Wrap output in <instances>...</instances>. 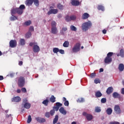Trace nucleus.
Here are the masks:
<instances>
[{
    "label": "nucleus",
    "instance_id": "1",
    "mask_svg": "<svg viewBox=\"0 0 124 124\" xmlns=\"http://www.w3.org/2000/svg\"><path fill=\"white\" fill-rule=\"evenodd\" d=\"M25 9H26V6L24 4L20 5L19 8H13L11 10V15H15L16 13L18 15H22Z\"/></svg>",
    "mask_w": 124,
    "mask_h": 124
},
{
    "label": "nucleus",
    "instance_id": "2",
    "mask_svg": "<svg viewBox=\"0 0 124 124\" xmlns=\"http://www.w3.org/2000/svg\"><path fill=\"white\" fill-rule=\"evenodd\" d=\"M92 26H93V24L92 23L91 21H88L87 22H84L82 25V30L84 31H88L89 29H91V28H92Z\"/></svg>",
    "mask_w": 124,
    "mask_h": 124
},
{
    "label": "nucleus",
    "instance_id": "3",
    "mask_svg": "<svg viewBox=\"0 0 124 124\" xmlns=\"http://www.w3.org/2000/svg\"><path fill=\"white\" fill-rule=\"evenodd\" d=\"M113 52H108L107 54V57L105 58L104 62L105 63H110L112 62V56L113 55Z\"/></svg>",
    "mask_w": 124,
    "mask_h": 124
},
{
    "label": "nucleus",
    "instance_id": "4",
    "mask_svg": "<svg viewBox=\"0 0 124 124\" xmlns=\"http://www.w3.org/2000/svg\"><path fill=\"white\" fill-rule=\"evenodd\" d=\"M26 83V79L23 77L19 78L18 80L17 85L19 88H23L25 86Z\"/></svg>",
    "mask_w": 124,
    "mask_h": 124
},
{
    "label": "nucleus",
    "instance_id": "5",
    "mask_svg": "<svg viewBox=\"0 0 124 124\" xmlns=\"http://www.w3.org/2000/svg\"><path fill=\"white\" fill-rule=\"evenodd\" d=\"M77 18V16H76V15H72L70 16H66L65 17V20L66 22H70L71 21H75Z\"/></svg>",
    "mask_w": 124,
    "mask_h": 124
},
{
    "label": "nucleus",
    "instance_id": "6",
    "mask_svg": "<svg viewBox=\"0 0 124 124\" xmlns=\"http://www.w3.org/2000/svg\"><path fill=\"white\" fill-rule=\"evenodd\" d=\"M80 46L81 45H80V43H77L73 48V52H74V53H77V52L80 50Z\"/></svg>",
    "mask_w": 124,
    "mask_h": 124
},
{
    "label": "nucleus",
    "instance_id": "7",
    "mask_svg": "<svg viewBox=\"0 0 124 124\" xmlns=\"http://www.w3.org/2000/svg\"><path fill=\"white\" fill-rule=\"evenodd\" d=\"M9 45L11 48H15L17 46V41L16 40H11L9 42Z\"/></svg>",
    "mask_w": 124,
    "mask_h": 124
},
{
    "label": "nucleus",
    "instance_id": "8",
    "mask_svg": "<svg viewBox=\"0 0 124 124\" xmlns=\"http://www.w3.org/2000/svg\"><path fill=\"white\" fill-rule=\"evenodd\" d=\"M83 116L86 117L87 121H92L93 119V115L90 114H88L86 112H84L82 113Z\"/></svg>",
    "mask_w": 124,
    "mask_h": 124
},
{
    "label": "nucleus",
    "instance_id": "9",
    "mask_svg": "<svg viewBox=\"0 0 124 124\" xmlns=\"http://www.w3.org/2000/svg\"><path fill=\"white\" fill-rule=\"evenodd\" d=\"M112 96L114 98H119V100H121V101L124 100V98H121V95H120V94L117 92H114L112 93Z\"/></svg>",
    "mask_w": 124,
    "mask_h": 124
},
{
    "label": "nucleus",
    "instance_id": "10",
    "mask_svg": "<svg viewBox=\"0 0 124 124\" xmlns=\"http://www.w3.org/2000/svg\"><path fill=\"white\" fill-rule=\"evenodd\" d=\"M59 12L58 9H51L47 12V15H51V14H57Z\"/></svg>",
    "mask_w": 124,
    "mask_h": 124
},
{
    "label": "nucleus",
    "instance_id": "11",
    "mask_svg": "<svg viewBox=\"0 0 124 124\" xmlns=\"http://www.w3.org/2000/svg\"><path fill=\"white\" fill-rule=\"evenodd\" d=\"M114 112L116 114H121V113H122V110H121V108H120V106L119 105L115 106Z\"/></svg>",
    "mask_w": 124,
    "mask_h": 124
},
{
    "label": "nucleus",
    "instance_id": "12",
    "mask_svg": "<svg viewBox=\"0 0 124 124\" xmlns=\"http://www.w3.org/2000/svg\"><path fill=\"white\" fill-rule=\"evenodd\" d=\"M39 51H40V47H39V46H37V45L33 46V51L34 53H38Z\"/></svg>",
    "mask_w": 124,
    "mask_h": 124
},
{
    "label": "nucleus",
    "instance_id": "13",
    "mask_svg": "<svg viewBox=\"0 0 124 124\" xmlns=\"http://www.w3.org/2000/svg\"><path fill=\"white\" fill-rule=\"evenodd\" d=\"M35 120L37 121L38 123H40V124H42L46 122V119H45V118H42L41 117H36L35 118Z\"/></svg>",
    "mask_w": 124,
    "mask_h": 124
},
{
    "label": "nucleus",
    "instance_id": "14",
    "mask_svg": "<svg viewBox=\"0 0 124 124\" xmlns=\"http://www.w3.org/2000/svg\"><path fill=\"white\" fill-rule=\"evenodd\" d=\"M71 3L73 6H78V5H80V2L77 0H71Z\"/></svg>",
    "mask_w": 124,
    "mask_h": 124
},
{
    "label": "nucleus",
    "instance_id": "15",
    "mask_svg": "<svg viewBox=\"0 0 124 124\" xmlns=\"http://www.w3.org/2000/svg\"><path fill=\"white\" fill-rule=\"evenodd\" d=\"M12 102H20L21 98L19 96L14 97L11 99Z\"/></svg>",
    "mask_w": 124,
    "mask_h": 124
},
{
    "label": "nucleus",
    "instance_id": "16",
    "mask_svg": "<svg viewBox=\"0 0 124 124\" xmlns=\"http://www.w3.org/2000/svg\"><path fill=\"white\" fill-rule=\"evenodd\" d=\"M56 107H54L53 108V109H55L56 110V111H58L60 107H62V104L61 103L57 102L56 103Z\"/></svg>",
    "mask_w": 124,
    "mask_h": 124
},
{
    "label": "nucleus",
    "instance_id": "17",
    "mask_svg": "<svg viewBox=\"0 0 124 124\" xmlns=\"http://www.w3.org/2000/svg\"><path fill=\"white\" fill-rule=\"evenodd\" d=\"M32 3H33V0H27L25 1V4L27 6H31V5H32Z\"/></svg>",
    "mask_w": 124,
    "mask_h": 124
},
{
    "label": "nucleus",
    "instance_id": "18",
    "mask_svg": "<svg viewBox=\"0 0 124 124\" xmlns=\"http://www.w3.org/2000/svg\"><path fill=\"white\" fill-rule=\"evenodd\" d=\"M51 33L57 34L58 33V28L57 27H51Z\"/></svg>",
    "mask_w": 124,
    "mask_h": 124
},
{
    "label": "nucleus",
    "instance_id": "19",
    "mask_svg": "<svg viewBox=\"0 0 124 124\" xmlns=\"http://www.w3.org/2000/svg\"><path fill=\"white\" fill-rule=\"evenodd\" d=\"M113 91H114V89L112 87H108L106 91V93L107 94H110L113 93Z\"/></svg>",
    "mask_w": 124,
    "mask_h": 124
},
{
    "label": "nucleus",
    "instance_id": "20",
    "mask_svg": "<svg viewBox=\"0 0 124 124\" xmlns=\"http://www.w3.org/2000/svg\"><path fill=\"white\" fill-rule=\"evenodd\" d=\"M90 17V15L87 13H85L84 14H83L82 16V19L83 20H86V19H88Z\"/></svg>",
    "mask_w": 124,
    "mask_h": 124
},
{
    "label": "nucleus",
    "instance_id": "21",
    "mask_svg": "<svg viewBox=\"0 0 124 124\" xmlns=\"http://www.w3.org/2000/svg\"><path fill=\"white\" fill-rule=\"evenodd\" d=\"M59 111L61 114H62V115H66V110H64L63 107L60 108Z\"/></svg>",
    "mask_w": 124,
    "mask_h": 124
},
{
    "label": "nucleus",
    "instance_id": "22",
    "mask_svg": "<svg viewBox=\"0 0 124 124\" xmlns=\"http://www.w3.org/2000/svg\"><path fill=\"white\" fill-rule=\"evenodd\" d=\"M23 105L26 109H30L31 108V104L29 103H26L25 104H23Z\"/></svg>",
    "mask_w": 124,
    "mask_h": 124
},
{
    "label": "nucleus",
    "instance_id": "23",
    "mask_svg": "<svg viewBox=\"0 0 124 124\" xmlns=\"http://www.w3.org/2000/svg\"><path fill=\"white\" fill-rule=\"evenodd\" d=\"M118 69L119 71H124V65L123 63H120L119 65Z\"/></svg>",
    "mask_w": 124,
    "mask_h": 124
},
{
    "label": "nucleus",
    "instance_id": "24",
    "mask_svg": "<svg viewBox=\"0 0 124 124\" xmlns=\"http://www.w3.org/2000/svg\"><path fill=\"white\" fill-rule=\"evenodd\" d=\"M19 43L21 46H24V45L26 44V41L25 40V39H20L19 40Z\"/></svg>",
    "mask_w": 124,
    "mask_h": 124
},
{
    "label": "nucleus",
    "instance_id": "25",
    "mask_svg": "<svg viewBox=\"0 0 124 124\" xmlns=\"http://www.w3.org/2000/svg\"><path fill=\"white\" fill-rule=\"evenodd\" d=\"M58 121H59V115H56L53 119V124H56L58 123Z\"/></svg>",
    "mask_w": 124,
    "mask_h": 124
},
{
    "label": "nucleus",
    "instance_id": "26",
    "mask_svg": "<svg viewBox=\"0 0 124 124\" xmlns=\"http://www.w3.org/2000/svg\"><path fill=\"white\" fill-rule=\"evenodd\" d=\"M95 95L96 97H101L102 96V93L100 91H97L95 93Z\"/></svg>",
    "mask_w": 124,
    "mask_h": 124
},
{
    "label": "nucleus",
    "instance_id": "27",
    "mask_svg": "<svg viewBox=\"0 0 124 124\" xmlns=\"http://www.w3.org/2000/svg\"><path fill=\"white\" fill-rule=\"evenodd\" d=\"M50 102L54 103L56 102V97L54 95H52L49 99Z\"/></svg>",
    "mask_w": 124,
    "mask_h": 124
},
{
    "label": "nucleus",
    "instance_id": "28",
    "mask_svg": "<svg viewBox=\"0 0 124 124\" xmlns=\"http://www.w3.org/2000/svg\"><path fill=\"white\" fill-rule=\"evenodd\" d=\"M63 46L65 48H67L69 46V42L68 41H65L63 44Z\"/></svg>",
    "mask_w": 124,
    "mask_h": 124
},
{
    "label": "nucleus",
    "instance_id": "29",
    "mask_svg": "<svg viewBox=\"0 0 124 124\" xmlns=\"http://www.w3.org/2000/svg\"><path fill=\"white\" fill-rule=\"evenodd\" d=\"M42 104L45 105V106H48V104H49V100L48 99L44 100L42 102Z\"/></svg>",
    "mask_w": 124,
    "mask_h": 124
},
{
    "label": "nucleus",
    "instance_id": "30",
    "mask_svg": "<svg viewBox=\"0 0 124 124\" xmlns=\"http://www.w3.org/2000/svg\"><path fill=\"white\" fill-rule=\"evenodd\" d=\"M67 31V28L63 27L62 28V30H61L60 31V33H61L62 35H63V34H64V33L63 32V31Z\"/></svg>",
    "mask_w": 124,
    "mask_h": 124
},
{
    "label": "nucleus",
    "instance_id": "31",
    "mask_svg": "<svg viewBox=\"0 0 124 124\" xmlns=\"http://www.w3.org/2000/svg\"><path fill=\"white\" fill-rule=\"evenodd\" d=\"M33 2L36 6H39V0H33Z\"/></svg>",
    "mask_w": 124,
    "mask_h": 124
},
{
    "label": "nucleus",
    "instance_id": "32",
    "mask_svg": "<svg viewBox=\"0 0 124 124\" xmlns=\"http://www.w3.org/2000/svg\"><path fill=\"white\" fill-rule=\"evenodd\" d=\"M106 112L108 115H111V114H112V112H113V110H112V108H108L107 109Z\"/></svg>",
    "mask_w": 124,
    "mask_h": 124
},
{
    "label": "nucleus",
    "instance_id": "33",
    "mask_svg": "<svg viewBox=\"0 0 124 124\" xmlns=\"http://www.w3.org/2000/svg\"><path fill=\"white\" fill-rule=\"evenodd\" d=\"M97 9H98L99 10H101L102 11H104V6L101 5H98Z\"/></svg>",
    "mask_w": 124,
    "mask_h": 124
},
{
    "label": "nucleus",
    "instance_id": "34",
    "mask_svg": "<svg viewBox=\"0 0 124 124\" xmlns=\"http://www.w3.org/2000/svg\"><path fill=\"white\" fill-rule=\"evenodd\" d=\"M95 112H96V113H100V112H101V108L100 107H96L95 108Z\"/></svg>",
    "mask_w": 124,
    "mask_h": 124
},
{
    "label": "nucleus",
    "instance_id": "35",
    "mask_svg": "<svg viewBox=\"0 0 124 124\" xmlns=\"http://www.w3.org/2000/svg\"><path fill=\"white\" fill-rule=\"evenodd\" d=\"M10 20L11 21H15V20H18V17L14 15H12V16L10 17Z\"/></svg>",
    "mask_w": 124,
    "mask_h": 124
},
{
    "label": "nucleus",
    "instance_id": "36",
    "mask_svg": "<svg viewBox=\"0 0 124 124\" xmlns=\"http://www.w3.org/2000/svg\"><path fill=\"white\" fill-rule=\"evenodd\" d=\"M120 55L122 58L124 57V50L123 49H121L120 51Z\"/></svg>",
    "mask_w": 124,
    "mask_h": 124
},
{
    "label": "nucleus",
    "instance_id": "37",
    "mask_svg": "<svg viewBox=\"0 0 124 124\" xmlns=\"http://www.w3.org/2000/svg\"><path fill=\"white\" fill-rule=\"evenodd\" d=\"M71 31H77V28L75 27V26L73 25H71L70 26Z\"/></svg>",
    "mask_w": 124,
    "mask_h": 124
},
{
    "label": "nucleus",
    "instance_id": "38",
    "mask_svg": "<svg viewBox=\"0 0 124 124\" xmlns=\"http://www.w3.org/2000/svg\"><path fill=\"white\" fill-rule=\"evenodd\" d=\"M59 50H60V49H59V48H58V47H54L53 49V53H55V54H57V53H58Z\"/></svg>",
    "mask_w": 124,
    "mask_h": 124
},
{
    "label": "nucleus",
    "instance_id": "39",
    "mask_svg": "<svg viewBox=\"0 0 124 124\" xmlns=\"http://www.w3.org/2000/svg\"><path fill=\"white\" fill-rule=\"evenodd\" d=\"M57 8L59 9H60V10H62L63 9V5L61 4H57Z\"/></svg>",
    "mask_w": 124,
    "mask_h": 124
},
{
    "label": "nucleus",
    "instance_id": "40",
    "mask_svg": "<svg viewBox=\"0 0 124 124\" xmlns=\"http://www.w3.org/2000/svg\"><path fill=\"white\" fill-rule=\"evenodd\" d=\"M57 26V23L56 22V21H52L51 22V27L52 28H56Z\"/></svg>",
    "mask_w": 124,
    "mask_h": 124
},
{
    "label": "nucleus",
    "instance_id": "41",
    "mask_svg": "<svg viewBox=\"0 0 124 124\" xmlns=\"http://www.w3.org/2000/svg\"><path fill=\"white\" fill-rule=\"evenodd\" d=\"M55 109L53 108V109H51L50 111L49 114H50V115L53 117V116H54V115L55 114Z\"/></svg>",
    "mask_w": 124,
    "mask_h": 124
},
{
    "label": "nucleus",
    "instance_id": "42",
    "mask_svg": "<svg viewBox=\"0 0 124 124\" xmlns=\"http://www.w3.org/2000/svg\"><path fill=\"white\" fill-rule=\"evenodd\" d=\"M31 24V20H28L24 23L25 26H30Z\"/></svg>",
    "mask_w": 124,
    "mask_h": 124
},
{
    "label": "nucleus",
    "instance_id": "43",
    "mask_svg": "<svg viewBox=\"0 0 124 124\" xmlns=\"http://www.w3.org/2000/svg\"><path fill=\"white\" fill-rule=\"evenodd\" d=\"M26 36L27 38H30V37H31V32L29 31L28 32H27L26 33Z\"/></svg>",
    "mask_w": 124,
    "mask_h": 124
},
{
    "label": "nucleus",
    "instance_id": "44",
    "mask_svg": "<svg viewBox=\"0 0 124 124\" xmlns=\"http://www.w3.org/2000/svg\"><path fill=\"white\" fill-rule=\"evenodd\" d=\"M45 116L46 117V118H50L51 114H50V112H46Z\"/></svg>",
    "mask_w": 124,
    "mask_h": 124
},
{
    "label": "nucleus",
    "instance_id": "45",
    "mask_svg": "<svg viewBox=\"0 0 124 124\" xmlns=\"http://www.w3.org/2000/svg\"><path fill=\"white\" fill-rule=\"evenodd\" d=\"M31 122V116L29 115L27 123L28 124H30Z\"/></svg>",
    "mask_w": 124,
    "mask_h": 124
},
{
    "label": "nucleus",
    "instance_id": "46",
    "mask_svg": "<svg viewBox=\"0 0 124 124\" xmlns=\"http://www.w3.org/2000/svg\"><path fill=\"white\" fill-rule=\"evenodd\" d=\"M84 98H79L77 100V102L79 103L84 102Z\"/></svg>",
    "mask_w": 124,
    "mask_h": 124
},
{
    "label": "nucleus",
    "instance_id": "47",
    "mask_svg": "<svg viewBox=\"0 0 124 124\" xmlns=\"http://www.w3.org/2000/svg\"><path fill=\"white\" fill-rule=\"evenodd\" d=\"M37 45V43L36 42H33V43H30L29 44V46H30L31 47H32V46H34V45Z\"/></svg>",
    "mask_w": 124,
    "mask_h": 124
},
{
    "label": "nucleus",
    "instance_id": "48",
    "mask_svg": "<svg viewBox=\"0 0 124 124\" xmlns=\"http://www.w3.org/2000/svg\"><path fill=\"white\" fill-rule=\"evenodd\" d=\"M106 101H107V100L106 98H103L101 100V103H106Z\"/></svg>",
    "mask_w": 124,
    "mask_h": 124
},
{
    "label": "nucleus",
    "instance_id": "49",
    "mask_svg": "<svg viewBox=\"0 0 124 124\" xmlns=\"http://www.w3.org/2000/svg\"><path fill=\"white\" fill-rule=\"evenodd\" d=\"M94 83L95 84H98L100 83V80L98 78H95L94 80Z\"/></svg>",
    "mask_w": 124,
    "mask_h": 124
},
{
    "label": "nucleus",
    "instance_id": "50",
    "mask_svg": "<svg viewBox=\"0 0 124 124\" xmlns=\"http://www.w3.org/2000/svg\"><path fill=\"white\" fill-rule=\"evenodd\" d=\"M21 92H22V93H27V89L25 87L22 88Z\"/></svg>",
    "mask_w": 124,
    "mask_h": 124
},
{
    "label": "nucleus",
    "instance_id": "51",
    "mask_svg": "<svg viewBox=\"0 0 124 124\" xmlns=\"http://www.w3.org/2000/svg\"><path fill=\"white\" fill-rule=\"evenodd\" d=\"M64 105L65 106H69V102H68V101H65L64 103Z\"/></svg>",
    "mask_w": 124,
    "mask_h": 124
},
{
    "label": "nucleus",
    "instance_id": "52",
    "mask_svg": "<svg viewBox=\"0 0 124 124\" xmlns=\"http://www.w3.org/2000/svg\"><path fill=\"white\" fill-rule=\"evenodd\" d=\"M26 103H28V100L26 98L23 99L22 102V105Z\"/></svg>",
    "mask_w": 124,
    "mask_h": 124
},
{
    "label": "nucleus",
    "instance_id": "53",
    "mask_svg": "<svg viewBox=\"0 0 124 124\" xmlns=\"http://www.w3.org/2000/svg\"><path fill=\"white\" fill-rule=\"evenodd\" d=\"M59 53H60V54H62V55H63V54H64V50H63V49H59Z\"/></svg>",
    "mask_w": 124,
    "mask_h": 124
},
{
    "label": "nucleus",
    "instance_id": "54",
    "mask_svg": "<svg viewBox=\"0 0 124 124\" xmlns=\"http://www.w3.org/2000/svg\"><path fill=\"white\" fill-rule=\"evenodd\" d=\"M91 78H94L95 77V73H92L90 75Z\"/></svg>",
    "mask_w": 124,
    "mask_h": 124
},
{
    "label": "nucleus",
    "instance_id": "55",
    "mask_svg": "<svg viewBox=\"0 0 124 124\" xmlns=\"http://www.w3.org/2000/svg\"><path fill=\"white\" fill-rule=\"evenodd\" d=\"M30 31H34V29L33 28V26H31V27L29 29Z\"/></svg>",
    "mask_w": 124,
    "mask_h": 124
},
{
    "label": "nucleus",
    "instance_id": "56",
    "mask_svg": "<svg viewBox=\"0 0 124 124\" xmlns=\"http://www.w3.org/2000/svg\"><path fill=\"white\" fill-rule=\"evenodd\" d=\"M54 8H55V4H52V6H50L49 7L50 9H54Z\"/></svg>",
    "mask_w": 124,
    "mask_h": 124
},
{
    "label": "nucleus",
    "instance_id": "57",
    "mask_svg": "<svg viewBox=\"0 0 124 124\" xmlns=\"http://www.w3.org/2000/svg\"><path fill=\"white\" fill-rule=\"evenodd\" d=\"M62 14H59L58 15V18H62Z\"/></svg>",
    "mask_w": 124,
    "mask_h": 124
},
{
    "label": "nucleus",
    "instance_id": "58",
    "mask_svg": "<svg viewBox=\"0 0 124 124\" xmlns=\"http://www.w3.org/2000/svg\"><path fill=\"white\" fill-rule=\"evenodd\" d=\"M121 93L122 94H124V88L121 89Z\"/></svg>",
    "mask_w": 124,
    "mask_h": 124
},
{
    "label": "nucleus",
    "instance_id": "59",
    "mask_svg": "<svg viewBox=\"0 0 124 124\" xmlns=\"http://www.w3.org/2000/svg\"><path fill=\"white\" fill-rule=\"evenodd\" d=\"M102 32H103V33H104V34H105L106 33V32H107V31H106V30H103L102 31Z\"/></svg>",
    "mask_w": 124,
    "mask_h": 124
},
{
    "label": "nucleus",
    "instance_id": "60",
    "mask_svg": "<svg viewBox=\"0 0 124 124\" xmlns=\"http://www.w3.org/2000/svg\"><path fill=\"white\" fill-rule=\"evenodd\" d=\"M6 118H9L10 117H11V118H12V117H11V114H9V115L6 114Z\"/></svg>",
    "mask_w": 124,
    "mask_h": 124
},
{
    "label": "nucleus",
    "instance_id": "61",
    "mask_svg": "<svg viewBox=\"0 0 124 124\" xmlns=\"http://www.w3.org/2000/svg\"><path fill=\"white\" fill-rule=\"evenodd\" d=\"M19 65H23V62L20 61L18 63Z\"/></svg>",
    "mask_w": 124,
    "mask_h": 124
},
{
    "label": "nucleus",
    "instance_id": "62",
    "mask_svg": "<svg viewBox=\"0 0 124 124\" xmlns=\"http://www.w3.org/2000/svg\"><path fill=\"white\" fill-rule=\"evenodd\" d=\"M16 93H21V90H20V89H17V90H16Z\"/></svg>",
    "mask_w": 124,
    "mask_h": 124
},
{
    "label": "nucleus",
    "instance_id": "63",
    "mask_svg": "<svg viewBox=\"0 0 124 124\" xmlns=\"http://www.w3.org/2000/svg\"><path fill=\"white\" fill-rule=\"evenodd\" d=\"M1 80H3V76H0V81H1Z\"/></svg>",
    "mask_w": 124,
    "mask_h": 124
},
{
    "label": "nucleus",
    "instance_id": "64",
    "mask_svg": "<svg viewBox=\"0 0 124 124\" xmlns=\"http://www.w3.org/2000/svg\"><path fill=\"white\" fill-rule=\"evenodd\" d=\"M113 124H120V123L117 122H113Z\"/></svg>",
    "mask_w": 124,
    "mask_h": 124
}]
</instances>
